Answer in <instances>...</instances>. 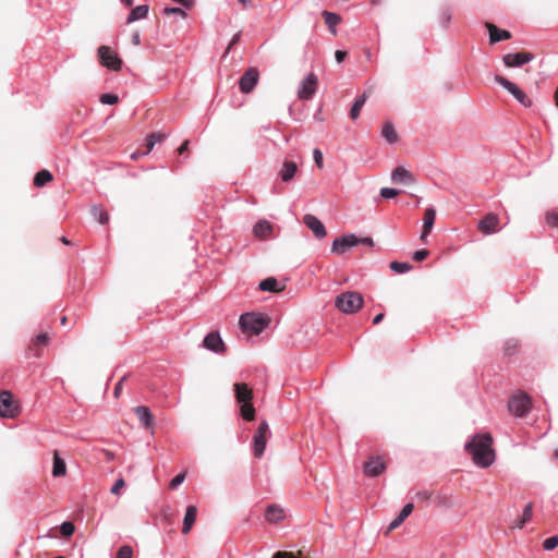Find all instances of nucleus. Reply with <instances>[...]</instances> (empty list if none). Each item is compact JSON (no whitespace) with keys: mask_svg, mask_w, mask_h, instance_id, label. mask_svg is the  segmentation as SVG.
I'll use <instances>...</instances> for the list:
<instances>
[{"mask_svg":"<svg viewBox=\"0 0 558 558\" xmlns=\"http://www.w3.org/2000/svg\"><path fill=\"white\" fill-rule=\"evenodd\" d=\"M240 38H241V33H236V34H234V35H233V37H232V39L230 40L229 46H228V48H227V52L231 49V47H232L233 45H235V44H238V43H239Z\"/></svg>","mask_w":558,"mask_h":558,"instance_id":"obj_58","label":"nucleus"},{"mask_svg":"<svg viewBox=\"0 0 558 558\" xmlns=\"http://www.w3.org/2000/svg\"><path fill=\"white\" fill-rule=\"evenodd\" d=\"M239 325L243 331L257 336L268 327L269 318L263 314L245 313L240 316Z\"/></svg>","mask_w":558,"mask_h":558,"instance_id":"obj_4","label":"nucleus"},{"mask_svg":"<svg viewBox=\"0 0 558 558\" xmlns=\"http://www.w3.org/2000/svg\"><path fill=\"white\" fill-rule=\"evenodd\" d=\"M53 179L52 174L48 170H40L34 177V185L37 187L44 186L46 183Z\"/></svg>","mask_w":558,"mask_h":558,"instance_id":"obj_33","label":"nucleus"},{"mask_svg":"<svg viewBox=\"0 0 558 558\" xmlns=\"http://www.w3.org/2000/svg\"><path fill=\"white\" fill-rule=\"evenodd\" d=\"M385 469L386 465L379 457H372L364 463V472L367 476L376 477L381 474Z\"/></svg>","mask_w":558,"mask_h":558,"instance_id":"obj_13","label":"nucleus"},{"mask_svg":"<svg viewBox=\"0 0 558 558\" xmlns=\"http://www.w3.org/2000/svg\"><path fill=\"white\" fill-rule=\"evenodd\" d=\"M413 509V504H405L401 509L400 513L398 514V517L390 522L388 530L391 531L397 529L412 513Z\"/></svg>","mask_w":558,"mask_h":558,"instance_id":"obj_23","label":"nucleus"},{"mask_svg":"<svg viewBox=\"0 0 558 558\" xmlns=\"http://www.w3.org/2000/svg\"><path fill=\"white\" fill-rule=\"evenodd\" d=\"M558 546V535H553L546 538L543 543V548L547 551L554 550Z\"/></svg>","mask_w":558,"mask_h":558,"instance_id":"obj_43","label":"nucleus"},{"mask_svg":"<svg viewBox=\"0 0 558 558\" xmlns=\"http://www.w3.org/2000/svg\"><path fill=\"white\" fill-rule=\"evenodd\" d=\"M486 27L489 33V43L492 45L497 44L502 40H508L512 36L509 31L498 28L496 25H494L492 23H486Z\"/></svg>","mask_w":558,"mask_h":558,"instance_id":"obj_17","label":"nucleus"},{"mask_svg":"<svg viewBox=\"0 0 558 558\" xmlns=\"http://www.w3.org/2000/svg\"><path fill=\"white\" fill-rule=\"evenodd\" d=\"M272 231V225L268 220H259L253 228L254 235L259 239L267 238Z\"/></svg>","mask_w":558,"mask_h":558,"instance_id":"obj_25","label":"nucleus"},{"mask_svg":"<svg viewBox=\"0 0 558 558\" xmlns=\"http://www.w3.org/2000/svg\"><path fill=\"white\" fill-rule=\"evenodd\" d=\"M356 245H359V238L353 233H349V234H344L339 238H336L332 242L331 251H332V253L340 255V254H343L347 248L353 247Z\"/></svg>","mask_w":558,"mask_h":558,"instance_id":"obj_11","label":"nucleus"},{"mask_svg":"<svg viewBox=\"0 0 558 558\" xmlns=\"http://www.w3.org/2000/svg\"><path fill=\"white\" fill-rule=\"evenodd\" d=\"M203 344L206 349L219 353L223 351V341L217 331H210L207 333L203 340Z\"/></svg>","mask_w":558,"mask_h":558,"instance_id":"obj_15","label":"nucleus"},{"mask_svg":"<svg viewBox=\"0 0 558 558\" xmlns=\"http://www.w3.org/2000/svg\"><path fill=\"white\" fill-rule=\"evenodd\" d=\"M359 244H364V245L373 246L374 245V241H373V239L371 236L359 238Z\"/></svg>","mask_w":558,"mask_h":558,"instance_id":"obj_57","label":"nucleus"},{"mask_svg":"<svg viewBox=\"0 0 558 558\" xmlns=\"http://www.w3.org/2000/svg\"><path fill=\"white\" fill-rule=\"evenodd\" d=\"M48 342V335L47 333H39L36 339H35V343L36 344H46Z\"/></svg>","mask_w":558,"mask_h":558,"instance_id":"obj_56","label":"nucleus"},{"mask_svg":"<svg viewBox=\"0 0 558 558\" xmlns=\"http://www.w3.org/2000/svg\"><path fill=\"white\" fill-rule=\"evenodd\" d=\"M318 78L314 73H310L298 89V96L301 100H310L316 93Z\"/></svg>","mask_w":558,"mask_h":558,"instance_id":"obj_8","label":"nucleus"},{"mask_svg":"<svg viewBox=\"0 0 558 558\" xmlns=\"http://www.w3.org/2000/svg\"><path fill=\"white\" fill-rule=\"evenodd\" d=\"M121 2L125 5V7H132L133 3H134V0H121Z\"/></svg>","mask_w":558,"mask_h":558,"instance_id":"obj_64","label":"nucleus"},{"mask_svg":"<svg viewBox=\"0 0 558 558\" xmlns=\"http://www.w3.org/2000/svg\"><path fill=\"white\" fill-rule=\"evenodd\" d=\"M533 515V505L532 502H529L525 505L524 509H523V512H522V517H521V520H520V523L518 524V527H523V525L531 520Z\"/></svg>","mask_w":558,"mask_h":558,"instance_id":"obj_36","label":"nucleus"},{"mask_svg":"<svg viewBox=\"0 0 558 558\" xmlns=\"http://www.w3.org/2000/svg\"><path fill=\"white\" fill-rule=\"evenodd\" d=\"M272 558H301L291 551L279 550L272 555Z\"/></svg>","mask_w":558,"mask_h":558,"instance_id":"obj_50","label":"nucleus"},{"mask_svg":"<svg viewBox=\"0 0 558 558\" xmlns=\"http://www.w3.org/2000/svg\"><path fill=\"white\" fill-rule=\"evenodd\" d=\"M265 518L271 523L279 522L284 518L283 509L277 505H269L266 508Z\"/></svg>","mask_w":558,"mask_h":558,"instance_id":"obj_24","label":"nucleus"},{"mask_svg":"<svg viewBox=\"0 0 558 558\" xmlns=\"http://www.w3.org/2000/svg\"><path fill=\"white\" fill-rule=\"evenodd\" d=\"M132 44L138 46L141 44V37L138 33L133 34Z\"/></svg>","mask_w":558,"mask_h":558,"instance_id":"obj_61","label":"nucleus"},{"mask_svg":"<svg viewBox=\"0 0 558 558\" xmlns=\"http://www.w3.org/2000/svg\"><path fill=\"white\" fill-rule=\"evenodd\" d=\"M313 158H314L315 165L319 169H322L324 167V157H323L322 150L318 148H315L313 151Z\"/></svg>","mask_w":558,"mask_h":558,"instance_id":"obj_46","label":"nucleus"},{"mask_svg":"<svg viewBox=\"0 0 558 558\" xmlns=\"http://www.w3.org/2000/svg\"><path fill=\"white\" fill-rule=\"evenodd\" d=\"M258 80V70L256 68H248L239 80V88L241 93H251L256 87Z\"/></svg>","mask_w":558,"mask_h":558,"instance_id":"obj_7","label":"nucleus"},{"mask_svg":"<svg viewBox=\"0 0 558 558\" xmlns=\"http://www.w3.org/2000/svg\"><path fill=\"white\" fill-rule=\"evenodd\" d=\"M98 57L100 59V63L113 71H118L121 69L122 61L117 57L116 53L111 51L108 46H100L98 48Z\"/></svg>","mask_w":558,"mask_h":558,"instance_id":"obj_9","label":"nucleus"},{"mask_svg":"<svg viewBox=\"0 0 558 558\" xmlns=\"http://www.w3.org/2000/svg\"><path fill=\"white\" fill-rule=\"evenodd\" d=\"M267 437L266 435H260L255 433L253 437V452L256 458H260L266 449L267 444Z\"/></svg>","mask_w":558,"mask_h":558,"instance_id":"obj_27","label":"nucleus"},{"mask_svg":"<svg viewBox=\"0 0 558 558\" xmlns=\"http://www.w3.org/2000/svg\"><path fill=\"white\" fill-rule=\"evenodd\" d=\"M145 142H146V144H145L146 145V150L142 153L143 156L148 155L153 150L155 145H156L154 143V141L151 138H149L148 136H146Z\"/></svg>","mask_w":558,"mask_h":558,"instance_id":"obj_54","label":"nucleus"},{"mask_svg":"<svg viewBox=\"0 0 558 558\" xmlns=\"http://www.w3.org/2000/svg\"><path fill=\"white\" fill-rule=\"evenodd\" d=\"M384 319V314L379 313L373 318V324L378 325Z\"/></svg>","mask_w":558,"mask_h":558,"instance_id":"obj_62","label":"nucleus"},{"mask_svg":"<svg viewBox=\"0 0 558 558\" xmlns=\"http://www.w3.org/2000/svg\"><path fill=\"white\" fill-rule=\"evenodd\" d=\"M322 15H323L325 23L328 26V29L330 31V33L332 35H336L337 34L336 26L341 22L340 15H338L337 13H333V12H329V11H323Z\"/></svg>","mask_w":558,"mask_h":558,"instance_id":"obj_28","label":"nucleus"},{"mask_svg":"<svg viewBox=\"0 0 558 558\" xmlns=\"http://www.w3.org/2000/svg\"><path fill=\"white\" fill-rule=\"evenodd\" d=\"M258 288L265 292H278L284 287H279V281L275 277H268L259 282Z\"/></svg>","mask_w":558,"mask_h":558,"instance_id":"obj_29","label":"nucleus"},{"mask_svg":"<svg viewBox=\"0 0 558 558\" xmlns=\"http://www.w3.org/2000/svg\"><path fill=\"white\" fill-rule=\"evenodd\" d=\"M196 517H197V508H196V506L189 505L186 507L185 515H184V519H183V526H182V533L183 534H187L191 531L193 524L196 521Z\"/></svg>","mask_w":558,"mask_h":558,"instance_id":"obj_22","label":"nucleus"},{"mask_svg":"<svg viewBox=\"0 0 558 558\" xmlns=\"http://www.w3.org/2000/svg\"><path fill=\"white\" fill-rule=\"evenodd\" d=\"M147 136L149 138H151L155 144H157V143H161L162 141H165L168 135L166 133H161V132H153V133L148 134Z\"/></svg>","mask_w":558,"mask_h":558,"instance_id":"obj_48","label":"nucleus"},{"mask_svg":"<svg viewBox=\"0 0 558 558\" xmlns=\"http://www.w3.org/2000/svg\"><path fill=\"white\" fill-rule=\"evenodd\" d=\"M519 347V341L517 339H508L504 344V352L506 355L510 356L514 354Z\"/></svg>","mask_w":558,"mask_h":558,"instance_id":"obj_37","label":"nucleus"},{"mask_svg":"<svg viewBox=\"0 0 558 558\" xmlns=\"http://www.w3.org/2000/svg\"><path fill=\"white\" fill-rule=\"evenodd\" d=\"M303 222L310 230L313 231L317 239H323L326 236V228L316 216L307 214L303 217Z\"/></svg>","mask_w":558,"mask_h":558,"instance_id":"obj_12","label":"nucleus"},{"mask_svg":"<svg viewBox=\"0 0 558 558\" xmlns=\"http://www.w3.org/2000/svg\"><path fill=\"white\" fill-rule=\"evenodd\" d=\"M432 497V493L428 490L416 492L415 498L422 501H428Z\"/></svg>","mask_w":558,"mask_h":558,"instance_id":"obj_52","label":"nucleus"},{"mask_svg":"<svg viewBox=\"0 0 558 558\" xmlns=\"http://www.w3.org/2000/svg\"><path fill=\"white\" fill-rule=\"evenodd\" d=\"M368 98V94L364 92L362 95L357 96L350 109V118L352 120H356L360 116L361 109Z\"/></svg>","mask_w":558,"mask_h":558,"instance_id":"obj_30","label":"nucleus"},{"mask_svg":"<svg viewBox=\"0 0 558 558\" xmlns=\"http://www.w3.org/2000/svg\"><path fill=\"white\" fill-rule=\"evenodd\" d=\"M124 485H125L124 480H123L122 477L118 478V480L116 481V483L113 484V486L111 487V489H110L111 494H113V495H119V494H120L121 488H123V487H124Z\"/></svg>","mask_w":558,"mask_h":558,"instance_id":"obj_47","label":"nucleus"},{"mask_svg":"<svg viewBox=\"0 0 558 558\" xmlns=\"http://www.w3.org/2000/svg\"><path fill=\"white\" fill-rule=\"evenodd\" d=\"M141 156H143V155H142V153L136 151V153H133V154L131 155V159L136 160V159H138Z\"/></svg>","mask_w":558,"mask_h":558,"instance_id":"obj_63","label":"nucleus"},{"mask_svg":"<svg viewBox=\"0 0 558 558\" xmlns=\"http://www.w3.org/2000/svg\"><path fill=\"white\" fill-rule=\"evenodd\" d=\"M93 217L100 223L106 225L109 221V215L98 206L92 208Z\"/></svg>","mask_w":558,"mask_h":558,"instance_id":"obj_34","label":"nucleus"},{"mask_svg":"<svg viewBox=\"0 0 558 558\" xmlns=\"http://www.w3.org/2000/svg\"><path fill=\"white\" fill-rule=\"evenodd\" d=\"M436 218V209L430 206L426 208L423 219V230L421 234V240L424 241L425 238L430 233Z\"/></svg>","mask_w":558,"mask_h":558,"instance_id":"obj_19","label":"nucleus"},{"mask_svg":"<svg viewBox=\"0 0 558 558\" xmlns=\"http://www.w3.org/2000/svg\"><path fill=\"white\" fill-rule=\"evenodd\" d=\"M185 480V472H181L177 474L171 481H170V488L175 489L178 488Z\"/></svg>","mask_w":558,"mask_h":558,"instance_id":"obj_45","label":"nucleus"},{"mask_svg":"<svg viewBox=\"0 0 558 558\" xmlns=\"http://www.w3.org/2000/svg\"><path fill=\"white\" fill-rule=\"evenodd\" d=\"M531 408V399L525 392L514 395L508 401L509 412L519 417L525 416L530 412Z\"/></svg>","mask_w":558,"mask_h":558,"instance_id":"obj_5","label":"nucleus"},{"mask_svg":"<svg viewBox=\"0 0 558 558\" xmlns=\"http://www.w3.org/2000/svg\"><path fill=\"white\" fill-rule=\"evenodd\" d=\"M391 181L396 184H411L414 182V178L409 170L399 166L391 172Z\"/></svg>","mask_w":558,"mask_h":558,"instance_id":"obj_18","label":"nucleus"},{"mask_svg":"<svg viewBox=\"0 0 558 558\" xmlns=\"http://www.w3.org/2000/svg\"><path fill=\"white\" fill-rule=\"evenodd\" d=\"M257 434H260V435H266L268 436L269 434V425L267 423L266 420H263L259 425H258V428L256 430Z\"/></svg>","mask_w":558,"mask_h":558,"instance_id":"obj_51","label":"nucleus"},{"mask_svg":"<svg viewBox=\"0 0 558 558\" xmlns=\"http://www.w3.org/2000/svg\"><path fill=\"white\" fill-rule=\"evenodd\" d=\"M123 380H124V377H123V378H121V379L117 383V385H116V387H114L113 395H114V397H116V398H118V397L120 396V392H121V389H122V385H123Z\"/></svg>","mask_w":558,"mask_h":558,"instance_id":"obj_59","label":"nucleus"},{"mask_svg":"<svg viewBox=\"0 0 558 558\" xmlns=\"http://www.w3.org/2000/svg\"><path fill=\"white\" fill-rule=\"evenodd\" d=\"M381 135L389 144H395L398 141L397 131L391 122H386L383 125Z\"/></svg>","mask_w":558,"mask_h":558,"instance_id":"obj_32","label":"nucleus"},{"mask_svg":"<svg viewBox=\"0 0 558 558\" xmlns=\"http://www.w3.org/2000/svg\"><path fill=\"white\" fill-rule=\"evenodd\" d=\"M495 82L502 86L508 93H510L523 107L527 108L532 106V100L513 82L498 74L495 76Z\"/></svg>","mask_w":558,"mask_h":558,"instance_id":"obj_6","label":"nucleus"},{"mask_svg":"<svg viewBox=\"0 0 558 558\" xmlns=\"http://www.w3.org/2000/svg\"><path fill=\"white\" fill-rule=\"evenodd\" d=\"M535 56L532 52H511L504 56L502 61L507 68H520L533 61Z\"/></svg>","mask_w":558,"mask_h":558,"instance_id":"obj_10","label":"nucleus"},{"mask_svg":"<svg viewBox=\"0 0 558 558\" xmlns=\"http://www.w3.org/2000/svg\"><path fill=\"white\" fill-rule=\"evenodd\" d=\"M364 304L361 293L355 291H347L336 298V307L344 314H354L359 312Z\"/></svg>","mask_w":558,"mask_h":558,"instance_id":"obj_3","label":"nucleus"},{"mask_svg":"<svg viewBox=\"0 0 558 558\" xmlns=\"http://www.w3.org/2000/svg\"><path fill=\"white\" fill-rule=\"evenodd\" d=\"M134 412L145 428H149L153 426L154 417L148 407L137 405L134 408Z\"/></svg>","mask_w":558,"mask_h":558,"instance_id":"obj_21","label":"nucleus"},{"mask_svg":"<svg viewBox=\"0 0 558 558\" xmlns=\"http://www.w3.org/2000/svg\"><path fill=\"white\" fill-rule=\"evenodd\" d=\"M546 223L550 227L558 228V211L550 210L545 216Z\"/></svg>","mask_w":558,"mask_h":558,"instance_id":"obj_42","label":"nucleus"},{"mask_svg":"<svg viewBox=\"0 0 558 558\" xmlns=\"http://www.w3.org/2000/svg\"><path fill=\"white\" fill-rule=\"evenodd\" d=\"M464 450L472 457L473 462L480 468H488L495 461L493 438L489 433L475 434L465 442Z\"/></svg>","mask_w":558,"mask_h":558,"instance_id":"obj_1","label":"nucleus"},{"mask_svg":"<svg viewBox=\"0 0 558 558\" xmlns=\"http://www.w3.org/2000/svg\"><path fill=\"white\" fill-rule=\"evenodd\" d=\"M429 252L425 248L418 250L414 252L413 259L416 262H422L428 256Z\"/></svg>","mask_w":558,"mask_h":558,"instance_id":"obj_49","label":"nucleus"},{"mask_svg":"<svg viewBox=\"0 0 558 558\" xmlns=\"http://www.w3.org/2000/svg\"><path fill=\"white\" fill-rule=\"evenodd\" d=\"M451 21V13L449 10H444L440 14V22L446 26Z\"/></svg>","mask_w":558,"mask_h":558,"instance_id":"obj_53","label":"nucleus"},{"mask_svg":"<svg viewBox=\"0 0 558 558\" xmlns=\"http://www.w3.org/2000/svg\"><path fill=\"white\" fill-rule=\"evenodd\" d=\"M74 531L75 526L70 521H64L60 525V533L65 537L72 536L74 534Z\"/></svg>","mask_w":558,"mask_h":558,"instance_id":"obj_38","label":"nucleus"},{"mask_svg":"<svg viewBox=\"0 0 558 558\" xmlns=\"http://www.w3.org/2000/svg\"><path fill=\"white\" fill-rule=\"evenodd\" d=\"M149 12V7L147 4H140L131 10L128 15L126 23H133L138 20L145 19Z\"/></svg>","mask_w":558,"mask_h":558,"instance_id":"obj_26","label":"nucleus"},{"mask_svg":"<svg viewBox=\"0 0 558 558\" xmlns=\"http://www.w3.org/2000/svg\"><path fill=\"white\" fill-rule=\"evenodd\" d=\"M347 57V51L344 50H336L335 58L338 63H341Z\"/></svg>","mask_w":558,"mask_h":558,"instance_id":"obj_55","label":"nucleus"},{"mask_svg":"<svg viewBox=\"0 0 558 558\" xmlns=\"http://www.w3.org/2000/svg\"><path fill=\"white\" fill-rule=\"evenodd\" d=\"M234 397L240 407V414L245 421L255 418V408L252 403L253 390L244 383H235Z\"/></svg>","mask_w":558,"mask_h":558,"instance_id":"obj_2","label":"nucleus"},{"mask_svg":"<svg viewBox=\"0 0 558 558\" xmlns=\"http://www.w3.org/2000/svg\"><path fill=\"white\" fill-rule=\"evenodd\" d=\"M390 269L397 274H404L412 269V265L404 262H391Z\"/></svg>","mask_w":558,"mask_h":558,"instance_id":"obj_35","label":"nucleus"},{"mask_svg":"<svg viewBox=\"0 0 558 558\" xmlns=\"http://www.w3.org/2000/svg\"><path fill=\"white\" fill-rule=\"evenodd\" d=\"M189 144H190L189 140L184 141L182 143V145L178 148V154L181 155V154L185 153L187 150V148H189Z\"/></svg>","mask_w":558,"mask_h":558,"instance_id":"obj_60","label":"nucleus"},{"mask_svg":"<svg viewBox=\"0 0 558 558\" xmlns=\"http://www.w3.org/2000/svg\"><path fill=\"white\" fill-rule=\"evenodd\" d=\"M499 223V218L495 214H488L478 222V229L484 234H492L495 233L498 229L497 226Z\"/></svg>","mask_w":558,"mask_h":558,"instance_id":"obj_16","label":"nucleus"},{"mask_svg":"<svg viewBox=\"0 0 558 558\" xmlns=\"http://www.w3.org/2000/svg\"><path fill=\"white\" fill-rule=\"evenodd\" d=\"M399 194V191L397 189L392 187H381L380 189V197L390 199L396 197Z\"/></svg>","mask_w":558,"mask_h":558,"instance_id":"obj_44","label":"nucleus"},{"mask_svg":"<svg viewBox=\"0 0 558 558\" xmlns=\"http://www.w3.org/2000/svg\"><path fill=\"white\" fill-rule=\"evenodd\" d=\"M298 172V165L294 161L286 160L278 173L283 182H290Z\"/></svg>","mask_w":558,"mask_h":558,"instance_id":"obj_20","label":"nucleus"},{"mask_svg":"<svg viewBox=\"0 0 558 558\" xmlns=\"http://www.w3.org/2000/svg\"><path fill=\"white\" fill-rule=\"evenodd\" d=\"M65 473H66L65 461L59 456L58 452H54L53 464H52V476L60 477V476L65 475Z\"/></svg>","mask_w":558,"mask_h":558,"instance_id":"obj_31","label":"nucleus"},{"mask_svg":"<svg viewBox=\"0 0 558 558\" xmlns=\"http://www.w3.org/2000/svg\"><path fill=\"white\" fill-rule=\"evenodd\" d=\"M133 557V548L130 545L121 546L116 555V558H132Z\"/></svg>","mask_w":558,"mask_h":558,"instance_id":"obj_41","label":"nucleus"},{"mask_svg":"<svg viewBox=\"0 0 558 558\" xmlns=\"http://www.w3.org/2000/svg\"><path fill=\"white\" fill-rule=\"evenodd\" d=\"M14 411L12 393L9 391L0 392V416L13 417Z\"/></svg>","mask_w":558,"mask_h":558,"instance_id":"obj_14","label":"nucleus"},{"mask_svg":"<svg viewBox=\"0 0 558 558\" xmlns=\"http://www.w3.org/2000/svg\"><path fill=\"white\" fill-rule=\"evenodd\" d=\"M119 101L118 95L113 93H106L100 96V102L104 105H116Z\"/></svg>","mask_w":558,"mask_h":558,"instance_id":"obj_40","label":"nucleus"},{"mask_svg":"<svg viewBox=\"0 0 558 558\" xmlns=\"http://www.w3.org/2000/svg\"><path fill=\"white\" fill-rule=\"evenodd\" d=\"M165 15H179L183 19L187 16L186 12L180 7H166L163 9Z\"/></svg>","mask_w":558,"mask_h":558,"instance_id":"obj_39","label":"nucleus"}]
</instances>
